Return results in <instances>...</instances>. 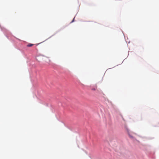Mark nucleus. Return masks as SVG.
I'll return each instance as SVG.
<instances>
[{"mask_svg": "<svg viewBox=\"0 0 159 159\" xmlns=\"http://www.w3.org/2000/svg\"><path fill=\"white\" fill-rule=\"evenodd\" d=\"M34 45V44H33L29 43L27 45V46L28 47H31L33 46Z\"/></svg>", "mask_w": 159, "mask_h": 159, "instance_id": "nucleus-1", "label": "nucleus"}, {"mask_svg": "<svg viewBox=\"0 0 159 159\" xmlns=\"http://www.w3.org/2000/svg\"><path fill=\"white\" fill-rule=\"evenodd\" d=\"M74 18L73 20L71 22V23H72L74 21Z\"/></svg>", "mask_w": 159, "mask_h": 159, "instance_id": "nucleus-2", "label": "nucleus"}, {"mask_svg": "<svg viewBox=\"0 0 159 159\" xmlns=\"http://www.w3.org/2000/svg\"><path fill=\"white\" fill-rule=\"evenodd\" d=\"M92 90H95V89H93Z\"/></svg>", "mask_w": 159, "mask_h": 159, "instance_id": "nucleus-3", "label": "nucleus"}]
</instances>
